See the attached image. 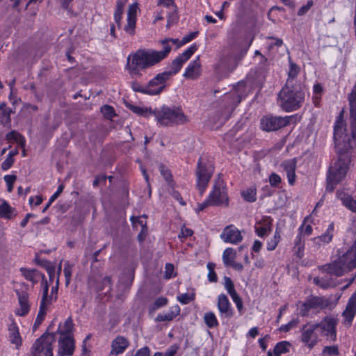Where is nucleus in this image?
<instances>
[{"label":"nucleus","mask_w":356,"mask_h":356,"mask_svg":"<svg viewBox=\"0 0 356 356\" xmlns=\"http://www.w3.org/2000/svg\"><path fill=\"white\" fill-rule=\"evenodd\" d=\"M344 123L341 117L336 122L334 127V140L338 149L339 157L330 165L327 175L325 190L332 192L337 185L346 177L350 163L349 150L353 149V143L348 135L343 136Z\"/></svg>","instance_id":"obj_1"},{"label":"nucleus","mask_w":356,"mask_h":356,"mask_svg":"<svg viewBox=\"0 0 356 356\" xmlns=\"http://www.w3.org/2000/svg\"><path fill=\"white\" fill-rule=\"evenodd\" d=\"M159 42L162 45L161 51L140 49L133 54L131 62L128 67L129 72L131 76L139 75L141 70L149 69L165 59L170 53V43L176 42V40H161Z\"/></svg>","instance_id":"obj_2"},{"label":"nucleus","mask_w":356,"mask_h":356,"mask_svg":"<svg viewBox=\"0 0 356 356\" xmlns=\"http://www.w3.org/2000/svg\"><path fill=\"white\" fill-rule=\"evenodd\" d=\"M337 321L334 318H325L320 323L306 325L302 331V341L312 348L316 345L320 334H324L331 341L337 339L336 334Z\"/></svg>","instance_id":"obj_3"},{"label":"nucleus","mask_w":356,"mask_h":356,"mask_svg":"<svg viewBox=\"0 0 356 356\" xmlns=\"http://www.w3.org/2000/svg\"><path fill=\"white\" fill-rule=\"evenodd\" d=\"M305 92L306 90L302 83L285 85L278 95L280 106L286 112L298 110L304 102Z\"/></svg>","instance_id":"obj_4"},{"label":"nucleus","mask_w":356,"mask_h":356,"mask_svg":"<svg viewBox=\"0 0 356 356\" xmlns=\"http://www.w3.org/2000/svg\"><path fill=\"white\" fill-rule=\"evenodd\" d=\"M158 124L163 127H172L184 124L188 122L187 116L181 107L163 105L152 112Z\"/></svg>","instance_id":"obj_5"},{"label":"nucleus","mask_w":356,"mask_h":356,"mask_svg":"<svg viewBox=\"0 0 356 356\" xmlns=\"http://www.w3.org/2000/svg\"><path fill=\"white\" fill-rule=\"evenodd\" d=\"M214 167L211 161L206 156H200L195 171L196 184L201 193L205 191L213 172Z\"/></svg>","instance_id":"obj_6"},{"label":"nucleus","mask_w":356,"mask_h":356,"mask_svg":"<svg viewBox=\"0 0 356 356\" xmlns=\"http://www.w3.org/2000/svg\"><path fill=\"white\" fill-rule=\"evenodd\" d=\"M296 115L284 117L267 115L261 118L260 120V128L261 130L267 132L275 131L291 124H296Z\"/></svg>","instance_id":"obj_7"},{"label":"nucleus","mask_w":356,"mask_h":356,"mask_svg":"<svg viewBox=\"0 0 356 356\" xmlns=\"http://www.w3.org/2000/svg\"><path fill=\"white\" fill-rule=\"evenodd\" d=\"M55 333H44L33 344L28 356H53L54 343L57 339Z\"/></svg>","instance_id":"obj_8"},{"label":"nucleus","mask_w":356,"mask_h":356,"mask_svg":"<svg viewBox=\"0 0 356 356\" xmlns=\"http://www.w3.org/2000/svg\"><path fill=\"white\" fill-rule=\"evenodd\" d=\"M208 197L211 206L228 205L229 198L227 188L223 180L220 177L216 180L212 191L209 193Z\"/></svg>","instance_id":"obj_9"},{"label":"nucleus","mask_w":356,"mask_h":356,"mask_svg":"<svg viewBox=\"0 0 356 356\" xmlns=\"http://www.w3.org/2000/svg\"><path fill=\"white\" fill-rule=\"evenodd\" d=\"M197 49L198 46L195 43L191 44L182 54L177 56L168 65L167 70L163 72L170 79L180 71L184 64L190 59Z\"/></svg>","instance_id":"obj_10"},{"label":"nucleus","mask_w":356,"mask_h":356,"mask_svg":"<svg viewBox=\"0 0 356 356\" xmlns=\"http://www.w3.org/2000/svg\"><path fill=\"white\" fill-rule=\"evenodd\" d=\"M58 277L56 278V285L52 286L51 291H49L47 281L41 283V301L39 312H44L51 309V305L56 302L58 297Z\"/></svg>","instance_id":"obj_11"},{"label":"nucleus","mask_w":356,"mask_h":356,"mask_svg":"<svg viewBox=\"0 0 356 356\" xmlns=\"http://www.w3.org/2000/svg\"><path fill=\"white\" fill-rule=\"evenodd\" d=\"M58 354L60 356H71L75 348L72 333H58Z\"/></svg>","instance_id":"obj_12"},{"label":"nucleus","mask_w":356,"mask_h":356,"mask_svg":"<svg viewBox=\"0 0 356 356\" xmlns=\"http://www.w3.org/2000/svg\"><path fill=\"white\" fill-rule=\"evenodd\" d=\"M318 269L322 273L337 277H341L346 273H348L338 253L332 257V261L330 263L318 266Z\"/></svg>","instance_id":"obj_13"},{"label":"nucleus","mask_w":356,"mask_h":356,"mask_svg":"<svg viewBox=\"0 0 356 356\" xmlns=\"http://www.w3.org/2000/svg\"><path fill=\"white\" fill-rule=\"evenodd\" d=\"M169 79L164 72L158 74L148 82L147 85L148 88L147 95H156L160 94L165 88L166 81Z\"/></svg>","instance_id":"obj_14"},{"label":"nucleus","mask_w":356,"mask_h":356,"mask_svg":"<svg viewBox=\"0 0 356 356\" xmlns=\"http://www.w3.org/2000/svg\"><path fill=\"white\" fill-rule=\"evenodd\" d=\"M304 307L302 310L332 309L331 302L325 297L312 296L301 304Z\"/></svg>","instance_id":"obj_15"},{"label":"nucleus","mask_w":356,"mask_h":356,"mask_svg":"<svg viewBox=\"0 0 356 356\" xmlns=\"http://www.w3.org/2000/svg\"><path fill=\"white\" fill-rule=\"evenodd\" d=\"M220 237L225 243L231 244H238L243 240L241 231L233 225L226 226Z\"/></svg>","instance_id":"obj_16"},{"label":"nucleus","mask_w":356,"mask_h":356,"mask_svg":"<svg viewBox=\"0 0 356 356\" xmlns=\"http://www.w3.org/2000/svg\"><path fill=\"white\" fill-rule=\"evenodd\" d=\"M139 7L138 2L136 1L129 6L127 16V24L124 26V30L130 35H134L135 34L137 13Z\"/></svg>","instance_id":"obj_17"},{"label":"nucleus","mask_w":356,"mask_h":356,"mask_svg":"<svg viewBox=\"0 0 356 356\" xmlns=\"http://www.w3.org/2000/svg\"><path fill=\"white\" fill-rule=\"evenodd\" d=\"M337 253L348 272L356 268V241L347 251L338 250Z\"/></svg>","instance_id":"obj_18"},{"label":"nucleus","mask_w":356,"mask_h":356,"mask_svg":"<svg viewBox=\"0 0 356 356\" xmlns=\"http://www.w3.org/2000/svg\"><path fill=\"white\" fill-rule=\"evenodd\" d=\"M202 74V64L200 56L191 61L185 69L183 76L191 80L197 79Z\"/></svg>","instance_id":"obj_19"},{"label":"nucleus","mask_w":356,"mask_h":356,"mask_svg":"<svg viewBox=\"0 0 356 356\" xmlns=\"http://www.w3.org/2000/svg\"><path fill=\"white\" fill-rule=\"evenodd\" d=\"M20 289H15V292L17 295L19 305L21 309V312H29L31 309V302L29 300V294L26 291L28 289V285L25 283L19 284Z\"/></svg>","instance_id":"obj_20"},{"label":"nucleus","mask_w":356,"mask_h":356,"mask_svg":"<svg viewBox=\"0 0 356 356\" xmlns=\"http://www.w3.org/2000/svg\"><path fill=\"white\" fill-rule=\"evenodd\" d=\"M334 233V222H330L324 233H323L321 236L312 238L314 246L316 248H318L321 246H323L330 243L333 238Z\"/></svg>","instance_id":"obj_21"},{"label":"nucleus","mask_w":356,"mask_h":356,"mask_svg":"<svg viewBox=\"0 0 356 356\" xmlns=\"http://www.w3.org/2000/svg\"><path fill=\"white\" fill-rule=\"evenodd\" d=\"M273 218L270 216H263L254 225L257 235L261 238L268 235L272 230Z\"/></svg>","instance_id":"obj_22"},{"label":"nucleus","mask_w":356,"mask_h":356,"mask_svg":"<svg viewBox=\"0 0 356 356\" xmlns=\"http://www.w3.org/2000/svg\"><path fill=\"white\" fill-rule=\"evenodd\" d=\"M281 167L286 173V177L289 185L293 186L296 181V159H292L284 161L282 163Z\"/></svg>","instance_id":"obj_23"},{"label":"nucleus","mask_w":356,"mask_h":356,"mask_svg":"<svg viewBox=\"0 0 356 356\" xmlns=\"http://www.w3.org/2000/svg\"><path fill=\"white\" fill-rule=\"evenodd\" d=\"M129 341L124 337L118 336L113 341L111 344L112 350L108 356H117L122 354L129 346Z\"/></svg>","instance_id":"obj_24"},{"label":"nucleus","mask_w":356,"mask_h":356,"mask_svg":"<svg viewBox=\"0 0 356 356\" xmlns=\"http://www.w3.org/2000/svg\"><path fill=\"white\" fill-rule=\"evenodd\" d=\"M20 271L24 278L26 280L31 282L33 284L38 283L40 280H41V283L43 281H47L44 275L38 270L21 268Z\"/></svg>","instance_id":"obj_25"},{"label":"nucleus","mask_w":356,"mask_h":356,"mask_svg":"<svg viewBox=\"0 0 356 356\" xmlns=\"http://www.w3.org/2000/svg\"><path fill=\"white\" fill-rule=\"evenodd\" d=\"M337 197L346 209L356 213V200L352 195L343 191H338Z\"/></svg>","instance_id":"obj_26"},{"label":"nucleus","mask_w":356,"mask_h":356,"mask_svg":"<svg viewBox=\"0 0 356 356\" xmlns=\"http://www.w3.org/2000/svg\"><path fill=\"white\" fill-rule=\"evenodd\" d=\"M300 72V67L294 63L289 61V70L288 72V78L285 85L296 86L298 83H302L300 81L296 80V76Z\"/></svg>","instance_id":"obj_27"},{"label":"nucleus","mask_w":356,"mask_h":356,"mask_svg":"<svg viewBox=\"0 0 356 356\" xmlns=\"http://www.w3.org/2000/svg\"><path fill=\"white\" fill-rule=\"evenodd\" d=\"M10 341L18 348L22 344V338L15 323H12L8 327Z\"/></svg>","instance_id":"obj_28"},{"label":"nucleus","mask_w":356,"mask_h":356,"mask_svg":"<svg viewBox=\"0 0 356 356\" xmlns=\"http://www.w3.org/2000/svg\"><path fill=\"white\" fill-rule=\"evenodd\" d=\"M6 138L9 142H15L17 143L21 148H24L26 146L25 138L15 131H12L8 133Z\"/></svg>","instance_id":"obj_29"},{"label":"nucleus","mask_w":356,"mask_h":356,"mask_svg":"<svg viewBox=\"0 0 356 356\" xmlns=\"http://www.w3.org/2000/svg\"><path fill=\"white\" fill-rule=\"evenodd\" d=\"M15 209L13 208L6 200H3L0 204V218L11 219L15 216L13 214Z\"/></svg>","instance_id":"obj_30"},{"label":"nucleus","mask_w":356,"mask_h":356,"mask_svg":"<svg viewBox=\"0 0 356 356\" xmlns=\"http://www.w3.org/2000/svg\"><path fill=\"white\" fill-rule=\"evenodd\" d=\"M198 34V32H191L188 33V35L183 37V38L181 40H179L178 39H173V38H165L164 40H176V42H170V51L172 50V46L175 45L177 48H179L186 43L191 42L193 39H195Z\"/></svg>","instance_id":"obj_31"},{"label":"nucleus","mask_w":356,"mask_h":356,"mask_svg":"<svg viewBox=\"0 0 356 356\" xmlns=\"http://www.w3.org/2000/svg\"><path fill=\"white\" fill-rule=\"evenodd\" d=\"M281 241V233L280 230L276 229L273 236L267 240L266 242V250L268 251H273L275 250L279 243Z\"/></svg>","instance_id":"obj_32"},{"label":"nucleus","mask_w":356,"mask_h":356,"mask_svg":"<svg viewBox=\"0 0 356 356\" xmlns=\"http://www.w3.org/2000/svg\"><path fill=\"white\" fill-rule=\"evenodd\" d=\"M241 196L243 198L248 202H254L257 200V188L255 186H251L250 187L243 190L241 192Z\"/></svg>","instance_id":"obj_33"},{"label":"nucleus","mask_w":356,"mask_h":356,"mask_svg":"<svg viewBox=\"0 0 356 356\" xmlns=\"http://www.w3.org/2000/svg\"><path fill=\"white\" fill-rule=\"evenodd\" d=\"M313 282L322 289H327L335 286L332 278L315 277L313 279Z\"/></svg>","instance_id":"obj_34"},{"label":"nucleus","mask_w":356,"mask_h":356,"mask_svg":"<svg viewBox=\"0 0 356 356\" xmlns=\"http://www.w3.org/2000/svg\"><path fill=\"white\" fill-rule=\"evenodd\" d=\"M291 346V343L286 341L277 343L273 350L275 356H281L282 354L288 353Z\"/></svg>","instance_id":"obj_35"},{"label":"nucleus","mask_w":356,"mask_h":356,"mask_svg":"<svg viewBox=\"0 0 356 356\" xmlns=\"http://www.w3.org/2000/svg\"><path fill=\"white\" fill-rule=\"evenodd\" d=\"M294 250L298 257H301L303 254L305 249V241L302 238V235L299 232L294 240Z\"/></svg>","instance_id":"obj_36"},{"label":"nucleus","mask_w":356,"mask_h":356,"mask_svg":"<svg viewBox=\"0 0 356 356\" xmlns=\"http://www.w3.org/2000/svg\"><path fill=\"white\" fill-rule=\"evenodd\" d=\"M236 256V252L232 248H226L222 254V261L225 266H230L233 263Z\"/></svg>","instance_id":"obj_37"},{"label":"nucleus","mask_w":356,"mask_h":356,"mask_svg":"<svg viewBox=\"0 0 356 356\" xmlns=\"http://www.w3.org/2000/svg\"><path fill=\"white\" fill-rule=\"evenodd\" d=\"M230 302L225 294H220L218 298V307L219 312H229Z\"/></svg>","instance_id":"obj_38"},{"label":"nucleus","mask_w":356,"mask_h":356,"mask_svg":"<svg viewBox=\"0 0 356 356\" xmlns=\"http://www.w3.org/2000/svg\"><path fill=\"white\" fill-rule=\"evenodd\" d=\"M130 220L132 222V225H133L134 228L136 229V230H138L139 229H140L142 228H144V229L147 228V223L145 221V216H142V217L131 216Z\"/></svg>","instance_id":"obj_39"},{"label":"nucleus","mask_w":356,"mask_h":356,"mask_svg":"<svg viewBox=\"0 0 356 356\" xmlns=\"http://www.w3.org/2000/svg\"><path fill=\"white\" fill-rule=\"evenodd\" d=\"M309 217L307 216L302 225L298 228V232L302 235L309 236L312 234L313 228L311 225H306V222L309 220Z\"/></svg>","instance_id":"obj_40"},{"label":"nucleus","mask_w":356,"mask_h":356,"mask_svg":"<svg viewBox=\"0 0 356 356\" xmlns=\"http://www.w3.org/2000/svg\"><path fill=\"white\" fill-rule=\"evenodd\" d=\"M204 321L206 325L210 328L216 327L218 325L214 313H205Z\"/></svg>","instance_id":"obj_41"},{"label":"nucleus","mask_w":356,"mask_h":356,"mask_svg":"<svg viewBox=\"0 0 356 356\" xmlns=\"http://www.w3.org/2000/svg\"><path fill=\"white\" fill-rule=\"evenodd\" d=\"M207 269L209 270L208 273V280L211 282H216L218 280L217 275L214 271V268L216 267V264L211 262H209L207 265Z\"/></svg>","instance_id":"obj_42"},{"label":"nucleus","mask_w":356,"mask_h":356,"mask_svg":"<svg viewBox=\"0 0 356 356\" xmlns=\"http://www.w3.org/2000/svg\"><path fill=\"white\" fill-rule=\"evenodd\" d=\"M175 317L173 313H159L155 318L156 322H168Z\"/></svg>","instance_id":"obj_43"},{"label":"nucleus","mask_w":356,"mask_h":356,"mask_svg":"<svg viewBox=\"0 0 356 356\" xmlns=\"http://www.w3.org/2000/svg\"><path fill=\"white\" fill-rule=\"evenodd\" d=\"M64 189V186L63 184L58 186L56 191L50 197L48 203L45 206V207L43 209V212H44L52 204L54 201H55L56 199L58 198V197L60 195V194L63 192Z\"/></svg>","instance_id":"obj_44"},{"label":"nucleus","mask_w":356,"mask_h":356,"mask_svg":"<svg viewBox=\"0 0 356 356\" xmlns=\"http://www.w3.org/2000/svg\"><path fill=\"white\" fill-rule=\"evenodd\" d=\"M3 179L7 185V189L9 193L13 191V184L17 179L16 175H6L4 176Z\"/></svg>","instance_id":"obj_45"},{"label":"nucleus","mask_w":356,"mask_h":356,"mask_svg":"<svg viewBox=\"0 0 356 356\" xmlns=\"http://www.w3.org/2000/svg\"><path fill=\"white\" fill-rule=\"evenodd\" d=\"M224 287L229 295L236 292L234 282L229 277H224Z\"/></svg>","instance_id":"obj_46"},{"label":"nucleus","mask_w":356,"mask_h":356,"mask_svg":"<svg viewBox=\"0 0 356 356\" xmlns=\"http://www.w3.org/2000/svg\"><path fill=\"white\" fill-rule=\"evenodd\" d=\"M64 275L65 277L66 284H69L70 282V278L72 274V266L69 262H65L63 269Z\"/></svg>","instance_id":"obj_47"},{"label":"nucleus","mask_w":356,"mask_h":356,"mask_svg":"<svg viewBox=\"0 0 356 356\" xmlns=\"http://www.w3.org/2000/svg\"><path fill=\"white\" fill-rule=\"evenodd\" d=\"M175 268L172 264H166L165 266L164 277L165 279L169 280L175 277Z\"/></svg>","instance_id":"obj_48"},{"label":"nucleus","mask_w":356,"mask_h":356,"mask_svg":"<svg viewBox=\"0 0 356 356\" xmlns=\"http://www.w3.org/2000/svg\"><path fill=\"white\" fill-rule=\"evenodd\" d=\"M102 114L108 119H111L115 115L114 109L111 106L104 105L101 108Z\"/></svg>","instance_id":"obj_49"},{"label":"nucleus","mask_w":356,"mask_h":356,"mask_svg":"<svg viewBox=\"0 0 356 356\" xmlns=\"http://www.w3.org/2000/svg\"><path fill=\"white\" fill-rule=\"evenodd\" d=\"M73 329V323L70 317H69L64 323L63 327L59 333H72Z\"/></svg>","instance_id":"obj_50"},{"label":"nucleus","mask_w":356,"mask_h":356,"mask_svg":"<svg viewBox=\"0 0 356 356\" xmlns=\"http://www.w3.org/2000/svg\"><path fill=\"white\" fill-rule=\"evenodd\" d=\"M282 179L280 176L275 172H273L269 176V183L271 186L277 187L281 183Z\"/></svg>","instance_id":"obj_51"},{"label":"nucleus","mask_w":356,"mask_h":356,"mask_svg":"<svg viewBox=\"0 0 356 356\" xmlns=\"http://www.w3.org/2000/svg\"><path fill=\"white\" fill-rule=\"evenodd\" d=\"M323 353L330 356H337L339 355V349L337 346H326L323 350Z\"/></svg>","instance_id":"obj_52"},{"label":"nucleus","mask_w":356,"mask_h":356,"mask_svg":"<svg viewBox=\"0 0 356 356\" xmlns=\"http://www.w3.org/2000/svg\"><path fill=\"white\" fill-rule=\"evenodd\" d=\"M10 110L6 107L5 103L0 104V118L8 120L10 118Z\"/></svg>","instance_id":"obj_53"},{"label":"nucleus","mask_w":356,"mask_h":356,"mask_svg":"<svg viewBox=\"0 0 356 356\" xmlns=\"http://www.w3.org/2000/svg\"><path fill=\"white\" fill-rule=\"evenodd\" d=\"M15 162L13 157L10 155H7L6 159L1 163V168L3 170H8L10 169Z\"/></svg>","instance_id":"obj_54"},{"label":"nucleus","mask_w":356,"mask_h":356,"mask_svg":"<svg viewBox=\"0 0 356 356\" xmlns=\"http://www.w3.org/2000/svg\"><path fill=\"white\" fill-rule=\"evenodd\" d=\"M178 300L182 304H188L193 300V296L189 293H182L177 296Z\"/></svg>","instance_id":"obj_55"},{"label":"nucleus","mask_w":356,"mask_h":356,"mask_svg":"<svg viewBox=\"0 0 356 356\" xmlns=\"http://www.w3.org/2000/svg\"><path fill=\"white\" fill-rule=\"evenodd\" d=\"M167 304V299L163 297L157 298L153 303L152 309L156 310Z\"/></svg>","instance_id":"obj_56"},{"label":"nucleus","mask_w":356,"mask_h":356,"mask_svg":"<svg viewBox=\"0 0 356 356\" xmlns=\"http://www.w3.org/2000/svg\"><path fill=\"white\" fill-rule=\"evenodd\" d=\"M313 4H314V2L312 0H308L307 1V3L304 6H302V7H300V8L298 10V15L299 16L304 15L311 8V7L313 6Z\"/></svg>","instance_id":"obj_57"},{"label":"nucleus","mask_w":356,"mask_h":356,"mask_svg":"<svg viewBox=\"0 0 356 356\" xmlns=\"http://www.w3.org/2000/svg\"><path fill=\"white\" fill-rule=\"evenodd\" d=\"M230 296H231L233 302L236 304L238 310H239V311L241 310L242 307H243L242 300L240 298V296L238 295L236 291L230 294Z\"/></svg>","instance_id":"obj_58"},{"label":"nucleus","mask_w":356,"mask_h":356,"mask_svg":"<svg viewBox=\"0 0 356 356\" xmlns=\"http://www.w3.org/2000/svg\"><path fill=\"white\" fill-rule=\"evenodd\" d=\"M131 87L132 89L136 92H140L147 95L148 88L147 87V85L142 86L138 83H133Z\"/></svg>","instance_id":"obj_59"},{"label":"nucleus","mask_w":356,"mask_h":356,"mask_svg":"<svg viewBox=\"0 0 356 356\" xmlns=\"http://www.w3.org/2000/svg\"><path fill=\"white\" fill-rule=\"evenodd\" d=\"M45 314L46 313H38L33 326V331L36 330L40 325L43 322L45 318Z\"/></svg>","instance_id":"obj_60"},{"label":"nucleus","mask_w":356,"mask_h":356,"mask_svg":"<svg viewBox=\"0 0 356 356\" xmlns=\"http://www.w3.org/2000/svg\"><path fill=\"white\" fill-rule=\"evenodd\" d=\"M123 10L115 9L114 13V20L117 25L120 27L121 25V19L122 18Z\"/></svg>","instance_id":"obj_61"},{"label":"nucleus","mask_w":356,"mask_h":356,"mask_svg":"<svg viewBox=\"0 0 356 356\" xmlns=\"http://www.w3.org/2000/svg\"><path fill=\"white\" fill-rule=\"evenodd\" d=\"M131 109L134 113L140 115H145L147 113V110L146 108L140 106H132Z\"/></svg>","instance_id":"obj_62"},{"label":"nucleus","mask_w":356,"mask_h":356,"mask_svg":"<svg viewBox=\"0 0 356 356\" xmlns=\"http://www.w3.org/2000/svg\"><path fill=\"white\" fill-rule=\"evenodd\" d=\"M134 356H150L149 348L147 346H145L137 350Z\"/></svg>","instance_id":"obj_63"},{"label":"nucleus","mask_w":356,"mask_h":356,"mask_svg":"<svg viewBox=\"0 0 356 356\" xmlns=\"http://www.w3.org/2000/svg\"><path fill=\"white\" fill-rule=\"evenodd\" d=\"M178 350V346L176 345L171 346L169 347L166 352L164 353V356H175Z\"/></svg>","instance_id":"obj_64"}]
</instances>
